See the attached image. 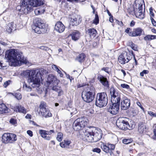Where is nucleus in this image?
<instances>
[{
    "mask_svg": "<svg viewBox=\"0 0 156 156\" xmlns=\"http://www.w3.org/2000/svg\"><path fill=\"white\" fill-rule=\"evenodd\" d=\"M70 143V141L69 140H65L64 142H62L60 143V146L62 147H65L68 146Z\"/></svg>",
    "mask_w": 156,
    "mask_h": 156,
    "instance_id": "obj_33",
    "label": "nucleus"
},
{
    "mask_svg": "<svg viewBox=\"0 0 156 156\" xmlns=\"http://www.w3.org/2000/svg\"><path fill=\"white\" fill-rule=\"evenodd\" d=\"M108 102V98L106 93H98L97 94L95 105L100 107L106 106Z\"/></svg>",
    "mask_w": 156,
    "mask_h": 156,
    "instance_id": "obj_6",
    "label": "nucleus"
},
{
    "mask_svg": "<svg viewBox=\"0 0 156 156\" xmlns=\"http://www.w3.org/2000/svg\"><path fill=\"white\" fill-rule=\"evenodd\" d=\"M85 139L89 142H97L102 137V133L100 129H97L95 128L88 127L84 132Z\"/></svg>",
    "mask_w": 156,
    "mask_h": 156,
    "instance_id": "obj_3",
    "label": "nucleus"
},
{
    "mask_svg": "<svg viewBox=\"0 0 156 156\" xmlns=\"http://www.w3.org/2000/svg\"><path fill=\"white\" fill-rule=\"evenodd\" d=\"M130 47L132 48L134 51H136L137 50V46L136 45L134 44H132L130 45Z\"/></svg>",
    "mask_w": 156,
    "mask_h": 156,
    "instance_id": "obj_40",
    "label": "nucleus"
},
{
    "mask_svg": "<svg viewBox=\"0 0 156 156\" xmlns=\"http://www.w3.org/2000/svg\"><path fill=\"white\" fill-rule=\"evenodd\" d=\"M11 81L9 80L5 82L4 84V86L5 87H6L11 83Z\"/></svg>",
    "mask_w": 156,
    "mask_h": 156,
    "instance_id": "obj_48",
    "label": "nucleus"
},
{
    "mask_svg": "<svg viewBox=\"0 0 156 156\" xmlns=\"http://www.w3.org/2000/svg\"><path fill=\"white\" fill-rule=\"evenodd\" d=\"M144 74H146L148 73L149 71L147 70H144L142 71Z\"/></svg>",
    "mask_w": 156,
    "mask_h": 156,
    "instance_id": "obj_62",
    "label": "nucleus"
},
{
    "mask_svg": "<svg viewBox=\"0 0 156 156\" xmlns=\"http://www.w3.org/2000/svg\"><path fill=\"white\" fill-rule=\"evenodd\" d=\"M116 124L118 127L122 130H126L127 129H132L128 122L125 121L123 118H119L117 120Z\"/></svg>",
    "mask_w": 156,
    "mask_h": 156,
    "instance_id": "obj_9",
    "label": "nucleus"
},
{
    "mask_svg": "<svg viewBox=\"0 0 156 156\" xmlns=\"http://www.w3.org/2000/svg\"><path fill=\"white\" fill-rule=\"evenodd\" d=\"M142 29L140 28H137L133 30L132 34H130V36L136 37L140 36L142 33Z\"/></svg>",
    "mask_w": 156,
    "mask_h": 156,
    "instance_id": "obj_24",
    "label": "nucleus"
},
{
    "mask_svg": "<svg viewBox=\"0 0 156 156\" xmlns=\"http://www.w3.org/2000/svg\"><path fill=\"white\" fill-rule=\"evenodd\" d=\"M31 115L29 114H27L25 116V118L27 119H30Z\"/></svg>",
    "mask_w": 156,
    "mask_h": 156,
    "instance_id": "obj_60",
    "label": "nucleus"
},
{
    "mask_svg": "<svg viewBox=\"0 0 156 156\" xmlns=\"http://www.w3.org/2000/svg\"><path fill=\"white\" fill-rule=\"evenodd\" d=\"M16 51L14 49H11L6 52L5 56L8 60L9 65L11 66H17L19 62L21 63L29 65V61L24 58L22 53H17Z\"/></svg>",
    "mask_w": 156,
    "mask_h": 156,
    "instance_id": "obj_1",
    "label": "nucleus"
},
{
    "mask_svg": "<svg viewBox=\"0 0 156 156\" xmlns=\"http://www.w3.org/2000/svg\"><path fill=\"white\" fill-rule=\"evenodd\" d=\"M102 70H104L105 71L106 73H108V68H103L101 69Z\"/></svg>",
    "mask_w": 156,
    "mask_h": 156,
    "instance_id": "obj_58",
    "label": "nucleus"
},
{
    "mask_svg": "<svg viewBox=\"0 0 156 156\" xmlns=\"http://www.w3.org/2000/svg\"><path fill=\"white\" fill-rule=\"evenodd\" d=\"M15 97L16 98L19 100L20 99L22 98V96L20 93H16L15 94Z\"/></svg>",
    "mask_w": 156,
    "mask_h": 156,
    "instance_id": "obj_42",
    "label": "nucleus"
},
{
    "mask_svg": "<svg viewBox=\"0 0 156 156\" xmlns=\"http://www.w3.org/2000/svg\"><path fill=\"white\" fill-rule=\"evenodd\" d=\"M34 12L36 15H38L41 13L40 11L38 9H36L34 11Z\"/></svg>",
    "mask_w": 156,
    "mask_h": 156,
    "instance_id": "obj_54",
    "label": "nucleus"
},
{
    "mask_svg": "<svg viewBox=\"0 0 156 156\" xmlns=\"http://www.w3.org/2000/svg\"><path fill=\"white\" fill-rule=\"evenodd\" d=\"M57 85H52V89L58 92V96H60L63 94V91L60 87L57 86Z\"/></svg>",
    "mask_w": 156,
    "mask_h": 156,
    "instance_id": "obj_28",
    "label": "nucleus"
},
{
    "mask_svg": "<svg viewBox=\"0 0 156 156\" xmlns=\"http://www.w3.org/2000/svg\"><path fill=\"white\" fill-rule=\"evenodd\" d=\"M151 8H150V18L151 17L153 18V17H154V14L153 13V12L152 11H151Z\"/></svg>",
    "mask_w": 156,
    "mask_h": 156,
    "instance_id": "obj_56",
    "label": "nucleus"
},
{
    "mask_svg": "<svg viewBox=\"0 0 156 156\" xmlns=\"http://www.w3.org/2000/svg\"><path fill=\"white\" fill-rule=\"evenodd\" d=\"M138 8H134L133 11L136 17L140 19H143L144 17V14L142 12V5L139 4Z\"/></svg>",
    "mask_w": 156,
    "mask_h": 156,
    "instance_id": "obj_16",
    "label": "nucleus"
},
{
    "mask_svg": "<svg viewBox=\"0 0 156 156\" xmlns=\"http://www.w3.org/2000/svg\"><path fill=\"white\" fill-rule=\"evenodd\" d=\"M95 95V93L85 91L82 92V97L84 101L89 103L91 102L94 100Z\"/></svg>",
    "mask_w": 156,
    "mask_h": 156,
    "instance_id": "obj_11",
    "label": "nucleus"
},
{
    "mask_svg": "<svg viewBox=\"0 0 156 156\" xmlns=\"http://www.w3.org/2000/svg\"><path fill=\"white\" fill-rule=\"evenodd\" d=\"M28 86H27V84L26 83H24L23 85V88L24 90H26Z\"/></svg>",
    "mask_w": 156,
    "mask_h": 156,
    "instance_id": "obj_59",
    "label": "nucleus"
},
{
    "mask_svg": "<svg viewBox=\"0 0 156 156\" xmlns=\"http://www.w3.org/2000/svg\"><path fill=\"white\" fill-rule=\"evenodd\" d=\"M132 142V140L131 139H125L123 140L122 142L125 144H128Z\"/></svg>",
    "mask_w": 156,
    "mask_h": 156,
    "instance_id": "obj_39",
    "label": "nucleus"
},
{
    "mask_svg": "<svg viewBox=\"0 0 156 156\" xmlns=\"http://www.w3.org/2000/svg\"><path fill=\"white\" fill-rule=\"evenodd\" d=\"M9 110L3 103L0 104V114L8 113Z\"/></svg>",
    "mask_w": 156,
    "mask_h": 156,
    "instance_id": "obj_25",
    "label": "nucleus"
},
{
    "mask_svg": "<svg viewBox=\"0 0 156 156\" xmlns=\"http://www.w3.org/2000/svg\"><path fill=\"white\" fill-rule=\"evenodd\" d=\"M112 103V105H110L109 108H108V111L110 113L113 115L117 114L119 110L120 102H115V103L111 101Z\"/></svg>",
    "mask_w": 156,
    "mask_h": 156,
    "instance_id": "obj_13",
    "label": "nucleus"
},
{
    "mask_svg": "<svg viewBox=\"0 0 156 156\" xmlns=\"http://www.w3.org/2000/svg\"><path fill=\"white\" fill-rule=\"evenodd\" d=\"M14 111L16 112L26 114L27 112V109L23 106L18 105L12 108Z\"/></svg>",
    "mask_w": 156,
    "mask_h": 156,
    "instance_id": "obj_21",
    "label": "nucleus"
},
{
    "mask_svg": "<svg viewBox=\"0 0 156 156\" xmlns=\"http://www.w3.org/2000/svg\"><path fill=\"white\" fill-rule=\"evenodd\" d=\"M43 0H22L16 9L21 14H27L32 10L33 7L43 5Z\"/></svg>",
    "mask_w": 156,
    "mask_h": 156,
    "instance_id": "obj_2",
    "label": "nucleus"
},
{
    "mask_svg": "<svg viewBox=\"0 0 156 156\" xmlns=\"http://www.w3.org/2000/svg\"><path fill=\"white\" fill-rule=\"evenodd\" d=\"M63 134L61 132L58 133L57 134L56 139L59 142L61 141L63 138Z\"/></svg>",
    "mask_w": 156,
    "mask_h": 156,
    "instance_id": "obj_36",
    "label": "nucleus"
},
{
    "mask_svg": "<svg viewBox=\"0 0 156 156\" xmlns=\"http://www.w3.org/2000/svg\"><path fill=\"white\" fill-rule=\"evenodd\" d=\"M132 56L130 53L126 52L122 53L119 57L118 61L121 64H124L128 62L132 58Z\"/></svg>",
    "mask_w": 156,
    "mask_h": 156,
    "instance_id": "obj_10",
    "label": "nucleus"
},
{
    "mask_svg": "<svg viewBox=\"0 0 156 156\" xmlns=\"http://www.w3.org/2000/svg\"><path fill=\"white\" fill-rule=\"evenodd\" d=\"M147 128L145 123L143 122H140L138 123V131L140 134L146 132Z\"/></svg>",
    "mask_w": 156,
    "mask_h": 156,
    "instance_id": "obj_22",
    "label": "nucleus"
},
{
    "mask_svg": "<svg viewBox=\"0 0 156 156\" xmlns=\"http://www.w3.org/2000/svg\"><path fill=\"white\" fill-rule=\"evenodd\" d=\"M121 86L122 87L124 88L128 89L129 88V86L126 84H122Z\"/></svg>",
    "mask_w": 156,
    "mask_h": 156,
    "instance_id": "obj_46",
    "label": "nucleus"
},
{
    "mask_svg": "<svg viewBox=\"0 0 156 156\" xmlns=\"http://www.w3.org/2000/svg\"><path fill=\"white\" fill-rule=\"evenodd\" d=\"M111 96V101L115 103L120 102L121 98L118 95L117 91L113 87H111L110 89Z\"/></svg>",
    "mask_w": 156,
    "mask_h": 156,
    "instance_id": "obj_12",
    "label": "nucleus"
},
{
    "mask_svg": "<svg viewBox=\"0 0 156 156\" xmlns=\"http://www.w3.org/2000/svg\"><path fill=\"white\" fill-rule=\"evenodd\" d=\"M41 114L44 117H50L52 115L51 113L48 110L46 109V111L43 112L41 113Z\"/></svg>",
    "mask_w": 156,
    "mask_h": 156,
    "instance_id": "obj_35",
    "label": "nucleus"
},
{
    "mask_svg": "<svg viewBox=\"0 0 156 156\" xmlns=\"http://www.w3.org/2000/svg\"><path fill=\"white\" fill-rule=\"evenodd\" d=\"M88 122V120L86 117L78 118L74 121L73 128L76 131H79L84 128Z\"/></svg>",
    "mask_w": 156,
    "mask_h": 156,
    "instance_id": "obj_7",
    "label": "nucleus"
},
{
    "mask_svg": "<svg viewBox=\"0 0 156 156\" xmlns=\"http://www.w3.org/2000/svg\"><path fill=\"white\" fill-rule=\"evenodd\" d=\"M148 113L152 117H156V113H154L152 111H149L148 112Z\"/></svg>",
    "mask_w": 156,
    "mask_h": 156,
    "instance_id": "obj_41",
    "label": "nucleus"
},
{
    "mask_svg": "<svg viewBox=\"0 0 156 156\" xmlns=\"http://www.w3.org/2000/svg\"><path fill=\"white\" fill-rule=\"evenodd\" d=\"M132 29L129 28H127L125 30V32L128 34L130 36V34H132Z\"/></svg>",
    "mask_w": 156,
    "mask_h": 156,
    "instance_id": "obj_45",
    "label": "nucleus"
},
{
    "mask_svg": "<svg viewBox=\"0 0 156 156\" xmlns=\"http://www.w3.org/2000/svg\"><path fill=\"white\" fill-rule=\"evenodd\" d=\"M39 107L40 108V112L39 113H41L43 112L46 111V104L44 102H41Z\"/></svg>",
    "mask_w": 156,
    "mask_h": 156,
    "instance_id": "obj_32",
    "label": "nucleus"
},
{
    "mask_svg": "<svg viewBox=\"0 0 156 156\" xmlns=\"http://www.w3.org/2000/svg\"><path fill=\"white\" fill-rule=\"evenodd\" d=\"M55 30L59 33L63 32L65 29L64 24L60 21L57 22L55 26Z\"/></svg>",
    "mask_w": 156,
    "mask_h": 156,
    "instance_id": "obj_20",
    "label": "nucleus"
},
{
    "mask_svg": "<svg viewBox=\"0 0 156 156\" xmlns=\"http://www.w3.org/2000/svg\"><path fill=\"white\" fill-rule=\"evenodd\" d=\"M85 57V55L83 53L80 54L76 57V60L80 62H81L84 61Z\"/></svg>",
    "mask_w": 156,
    "mask_h": 156,
    "instance_id": "obj_31",
    "label": "nucleus"
},
{
    "mask_svg": "<svg viewBox=\"0 0 156 156\" xmlns=\"http://www.w3.org/2000/svg\"><path fill=\"white\" fill-rule=\"evenodd\" d=\"M39 133L41 134V136L44 138L45 140H49L51 138V137L49 136H47V131L43 130H40L39 132Z\"/></svg>",
    "mask_w": 156,
    "mask_h": 156,
    "instance_id": "obj_26",
    "label": "nucleus"
},
{
    "mask_svg": "<svg viewBox=\"0 0 156 156\" xmlns=\"http://www.w3.org/2000/svg\"><path fill=\"white\" fill-rule=\"evenodd\" d=\"M92 151L94 152H96L98 153H100L101 150L100 149L98 148H96L93 149Z\"/></svg>",
    "mask_w": 156,
    "mask_h": 156,
    "instance_id": "obj_47",
    "label": "nucleus"
},
{
    "mask_svg": "<svg viewBox=\"0 0 156 156\" xmlns=\"http://www.w3.org/2000/svg\"><path fill=\"white\" fill-rule=\"evenodd\" d=\"M112 17V16H110L109 19V21L111 23H112L113 22V20Z\"/></svg>",
    "mask_w": 156,
    "mask_h": 156,
    "instance_id": "obj_63",
    "label": "nucleus"
},
{
    "mask_svg": "<svg viewBox=\"0 0 156 156\" xmlns=\"http://www.w3.org/2000/svg\"><path fill=\"white\" fill-rule=\"evenodd\" d=\"M98 79L102 85L104 86V87L106 89L109 88V82L106 77L102 75H99L98 76Z\"/></svg>",
    "mask_w": 156,
    "mask_h": 156,
    "instance_id": "obj_17",
    "label": "nucleus"
},
{
    "mask_svg": "<svg viewBox=\"0 0 156 156\" xmlns=\"http://www.w3.org/2000/svg\"><path fill=\"white\" fill-rule=\"evenodd\" d=\"M99 17L98 14V12H96L95 13V17L93 23L95 24H97L99 23Z\"/></svg>",
    "mask_w": 156,
    "mask_h": 156,
    "instance_id": "obj_37",
    "label": "nucleus"
},
{
    "mask_svg": "<svg viewBox=\"0 0 156 156\" xmlns=\"http://www.w3.org/2000/svg\"><path fill=\"white\" fill-rule=\"evenodd\" d=\"M82 20V18L80 16L76 15L71 18L70 24L72 26H77L80 23Z\"/></svg>",
    "mask_w": 156,
    "mask_h": 156,
    "instance_id": "obj_19",
    "label": "nucleus"
},
{
    "mask_svg": "<svg viewBox=\"0 0 156 156\" xmlns=\"http://www.w3.org/2000/svg\"><path fill=\"white\" fill-rule=\"evenodd\" d=\"M9 122L12 125H15L16 123V120L14 119L11 118Z\"/></svg>",
    "mask_w": 156,
    "mask_h": 156,
    "instance_id": "obj_44",
    "label": "nucleus"
},
{
    "mask_svg": "<svg viewBox=\"0 0 156 156\" xmlns=\"http://www.w3.org/2000/svg\"><path fill=\"white\" fill-rule=\"evenodd\" d=\"M31 87L29 86H28V87H27V88L25 90L27 91H31Z\"/></svg>",
    "mask_w": 156,
    "mask_h": 156,
    "instance_id": "obj_61",
    "label": "nucleus"
},
{
    "mask_svg": "<svg viewBox=\"0 0 156 156\" xmlns=\"http://www.w3.org/2000/svg\"><path fill=\"white\" fill-rule=\"evenodd\" d=\"M17 140L16 135L12 133H5L2 136V141L5 144L14 143Z\"/></svg>",
    "mask_w": 156,
    "mask_h": 156,
    "instance_id": "obj_8",
    "label": "nucleus"
},
{
    "mask_svg": "<svg viewBox=\"0 0 156 156\" xmlns=\"http://www.w3.org/2000/svg\"><path fill=\"white\" fill-rule=\"evenodd\" d=\"M47 133V135H50L52 133H55V131L52 129L50 131H46Z\"/></svg>",
    "mask_w": 156,
    "mask_h": 156,
    "instance_id": "obj_49",
    "label": "nucleus"
},
{
    "mask_svg": "<svg viewBox=\"0 0 156 156\" xmlns=\"http://www.w3.org/2000/svg\"><path fill=\"white\" fill-rule=\"evenodd\" d=\"M31 73L32 70H30L29 69H26L22 72L21 73V75L26 78H27L28 79L31 74Z\"/></svg>",
    "mask_w": 156,
    "mask_h": 156,
    "instance_id": "obj_29",
    "label": "nucleus"
},
{
    "mask_svg": "<svg viewBox=\"0 0 156 156\" xmlns=\"http://www.w3.org/2000/svg\"><path fill=\"white\" fill-rule=\"evenodd\" d=\"M154 135L156 136V126L155 127L154 130Z\"/></svg>",
    "mask_w": 156,
    "mask_h": 156,
    "instance_id": "obj_64",
    "label": "nucleus"
},
{
    "mask_svg": "<svg viewBox=\"0 0 156 156\" xmlns=\"http://www.w3.org/2000/svg\"><path fill=\"white\" fill-rule=\"evenodd\" d=\"M101 147L103 151L107 153H110L111 155H112V151L115 148V146L114 144L109 143L105 144L103 143L101 145Z\"/></svg>",
    "mask_w": 156,
    "mask_h": 156,
    "instance_id": "obj_14",
    "label": "nucleus"
},
{
    "mask_svg": "<svg viewBox=\"0 0 156 156\" xmlns=\"http://www.w3.org/2000/svg\"><path fill=\"white\" fill-rule=\"evenodd\" d=\"M34 25L32 29L37 34L44 33L46 32L48 29V25L44 23L41 19L36 18L34 21Z\"/></svg>",
    "mask_w": 156,
    "mask_h": 156,
    "instance_id": "obj_5",
    "label": "nucleus"
},
{
    "mask_svg": "<svg viewBox=\"0 0 156 156\" xmlns=\"http://www.w3.org/2000/svg\"><path fill=\"white\" fill-rule=\"evenodd\" d=\"M52 69L55 71L57 72L59 69L58 67L55 65H53L51 66Z\"/></svg>",
    "mask_w": 156,
    "mask_h": 156,
    "instance_id": "obj_43",
    "label": "nucleus"
},
{
    "mask_svg": "<svg viewBox=\"0 0 156 156\" xmlns=\"http://www.w3.org/2000/svg\"><path fill=\"white\" fill-rule=\"evenodd\" d=\"M87 33L89 35L91 38H93L96 36V31L94 28L90 29L87 30Z\"/></svg>",
    "mask_w": 156,
    "mask_h": 156,
    "instance_id": "obj_27",
    "label": "nucleus"
},
{
    "mask_svg": "<svg viewBox=\"0 0 156 156\" xmlns=\"http://www.w3.org/2000/svg\"><path fill=\"white\" fill-rule=\"evenodd\" d=\"M84 86H87L88 87V89L86 91L95 93V89L93 86H89L88 85H85Z\"/></svg>",
    "mask_w": 156,
    "mask_h": 156,
    "instance_id": "obj_38",
    "label": "nucleus"
},
{
    "mask_svg": "<svg viewBox=\"0 0 156 156\" xmlns=\"http://www.w3.org/2000/svg\"><path fill=\"white\" fill-rule=\"evenodd\" d=\"M137 105L143 111H144V108L141 105L140 103V102H137L136 103Z\"/></svg>",
    "mask_w": 156,
    "mask_h": 156,
    "instance_id": "obj_51",
    "label": "nucleus"
},
{
    "mask_svg": "<svg viewBox=\"0 0 156 156\" xmlns=\"http://www.w3.org/2000/svg\"><path fill=\"white\" fill-rule=\"evenodd\" d=\"M42 69L32 70L31 74L28 79V82L33 87H38L40 85V79H42L41 76L43 74Z\"/></svg>",
    "mask_w": 156,
    "mask_h": 156,
    "instance_id": "obj_4",
    "label": "nucleus"
},
{
    "mask_svg": "<svg viewBox=\"0 0 156 156\" xmlns=\"http://www.w3.org/2000/svg\"><path fill=\"white\" fill-rule=\"evenodd\" d=\"M144 39L146 41H150L151 40L156 39V36L147 35L144 37Z\"/></svg>",
    "mask_w": 156,
    "mask_h": 156,
    "instance_id": "obj_34",
    "label": "nucleus"
},
{
    "mask_svg": "<svg viewBox=\"0 0 156 156\" xmlns=\"http://www.w3.org/2000/svg\"><path fill=\"white\" fill-rule=\"evenodd\" d=\"M59 80H57L56 77L52 75H49L47 78V83L48 87H52V85H58Z\"/></svg>",
    "mask_w": 156,
    "mask_h": 156,
    "instance_id": "obj_15",
    "label": "nucleus"
},
{
    "mask_svg": "<svg viewBox=\"0 0 156 156\" xmlns=\"http://www.w3.org/2000/svg\"><path fill=\"white\" fill-rule=\"evenodd\" d=\"M135 24V22L133 20H132L130 23V26L133 27Z\"/></svg>",
    "mask_w": 156,
    "mask_h": 156,
    "instance_id": "obj_57",
    "label": "nucleus"
},
{
    "mask_svg": "<svg viewBox=\"0 0 156 156\" xmlns=\"http://www.w3.org/2000/svg\"><path fill=\"white\" fill-rule=\"evenodd\" d=\"M59 75V76L61 77H63V74H62V72H61V71L59 70V69L57 71Z\"/></svg>",
    "mask_w": 156,
    "mask_h": 156,
    "instance_id": "obj_55",
    "label": "nucleus"
},
{
    "mask_svg": "<svg viewBox=\"0 0 156 156\" xmlns=\"http://www.w3.org/2000/svg\"><path fill=\"white\" fill-rule=\"evenodd\" d=\"M14 29V23L11 22L9 23L6 26V30L9 33H11Z\"/></svg>",
    "mask_w": 156,
    "mask_h": 156,
    "instance_id": "obj_30",
    "label": "nucleus"
},
{
    "mask_svg": "<svg viewBox=\"0 0 156 156\" xmlns=\"http://www.w3.org/2000/svg\"><path fill=\"white\" fill-rule=\"evenodd\" d=\"M73 40L77 41L80 37V33L78 31L75 30L72 31L70 34Z\"/></svg>",
    "mask_w": 156,
    "mask_h": 156,
    "instance_id": "obj_23",
    "label": "nucleus"
},
{
    "mask_svg": "<svg viewBox=\"0 0 156 156\" xmlns=\"http://www.w3.org/2000/svg\"><path fill=\"white\" fill-rule=\"evenodd\" d=\"M130 100L127 98H124L122 100L121 103V109L123 110L128 109L130 106Z\"/></svg>",
    "mask_w": 156,
    "mask_h": 156,
    "instance_id": "obj_18",
    "label": "nucleus"
},
{
    "mask_svg": "<svg viewBox=\"0 0 156 156\" xmlns=\"http://www.w3.org/2000/svg\"><path fill=\"white\" fill-rule=\"evenodd\" d=\"M27 134L29 135L30 136L32 137L33 136V132L30 130H28L27 131Z\"/></svg>",
    "mask_w": 156,
    "mask_h": 156,
    "instance_id": "obj_52",
    "label": "nucleus"
},
{
    "mask_svg": "<svg viewBox=\"0 0 156 156\" xmlns=\"http://www.w3.org/2000/svg\"><path fill=\"white\" fill-rule=\"evenodd\" d=\"M151 20L154 26L156 27V21L152 17H151Z\"/></svg>",
    "mask_w": 156,
    "mask_h": 156,
    "instance_id": "obj_50",
    "label": "nucleus"
},
{
    "mask_svg": "<svg viewBox=\"0 0 156 156\" xmlns=\"http://www.w3.org/2000/svg\"><path fill=\"white\" fill-rule=\"evenodd\" d=\"M0 44L3 46L7 45V43L4 42L2 40H0Z\"/></svg>",
    "mask_w": 156,
    "mask_h": 156,
    "instance_id": "obj_53",
    "label": "nucleus"
}]
</instances>
